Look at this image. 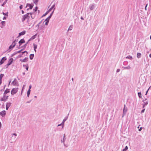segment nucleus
Masks as SVG:
<instances>
[{"instance_id":"57","label":"nucleus","mask_w":151,"mask_h":151,"mask_svg":"<svg viewBox=\"0 0 151 151\" xmlns=\"http://www.w3.org/2000/svg\"><path fill=\"white\" fill-rule=\"evenodd\" d=\"M32 86L31 85H30L29 86V89L30 90Z\"/></svg>"},{"instance_id":"8","label":"nucleus","mask_w":151,"mask_h":151,"mask_svg":"<svg viewBox=\"0 0 151 151\" xmlns=\"http://www.w3.org/2000/svg\"><path fill=\"white\" fill-rule=\"evenodd\" d=\"M18 83V81L16 78H15L12 83V84L14 86L16 85Z\"/></svg>"},{"instance_id":"13","label":"nucleus","mask_w":151,"mask_h":151,"mask_svg":"<svg viewBox=\"0 0 151 151\" xmlns=\"http://www.w3.org/2000/svg\"><path fill=\"white\" fill-rule=\"evenodd\" d=\"M12 103L10 102H8L6 103V109L7 110L9 107L10 106Z\"/></svg>"},{"instance_id":"12","label":"nucleus","mask_w":151,"mask_h":151,"mask_svg":"<svg viewBox=\"0 0 151 151\" xmlns=\"http://www.w3.org/2000/svg\"><path fill=\"white\" fill-rule=\"evenodd\" d=\"M13 60L12 58H10L8 61V63L7 64V66H9L12 64Z\"/></svg>"},{"instance_id":"17","label":"nucleus","mask_w":151,"mask_h":151,"mask_svg":"<svg viewBox=\"0 0 151 151\" xmlns=\"http://www.w3.org/2000/svg\"><path fill=\"white\" fill-rule=\"evenodd\" d=\"M25 33H26V31H22L21 32L19 33V36H18V37H19L21 35H24L25 34Z\"/></svg>"},{"instance_id":"46","label":"nucleus","mask_w":151,"mask_h":151,"mask_svg":"<svg viewBox=\"0 0 151 151\" xmlns=\"http://www.w3.org/2000/svg\"><path fill=\"white\" fill-rule=\"evenodd\" d=\"M23 7V6L22 5H21L20 6H19V8L20 9H22Z\"/></svg>"},{"instance_id":"6","label":"nucleus","mask_w":151,"mask_h":151,"mask_svg":"<svg viewBox=\"0 0 151 151\" xmlns=\"http://www.w3.org/2000/svg\"><path fill=\"white\" fill-rule=\"evenodd\" d=\"M15 41L16 40L12 42V44L9 47V49H12L15 47L16 45V43H15Z\"/></svg>"},{"instance_id":"25","label":"nucleus","mask_w":151,"mask_h":151,"mask_svg":"<svg viewBox=\"0 0 151 151\" xmlns=\"http://www.w3.org/2000/svg\"><path fill=\"white\" fill-rule=\"evenodd\" d=\"M36 36V35H34L32 36L29 40L28 41H29L30 40H32L34 39L35 38V36Z\"/></svg>"},{"instance_id":"61","label":"nucleus","mask_w":151,"mask_h":151,"mask_svg":"<svg viewBox=\"0 0 151 151\" xmlns=\"http://www.w3.org/2000/svg\"><path fill=\"white\" fill-rule=\"evenodd\" d=\"M22 14H24V12L23 10L22 11Z\"/></svg>"},{"instance_id":"58","label":"nucleus","mask_w":151,"mask_h":151,"mask_svg":"<svg viewBox=\"0 0 151 151\" xmlns=\"http://www.w3.org/2000/svg\"><path fill=\"white\" fill-rule=\"evenodd\" d=\"M24 53H26V55H27V51H24Z\"/></svg>"},{"instance_id":"52","label":"nucleus","mask_w":151,"mask_h":151,"mask_svg":"<svg viewBox=\"0 0 151 151\" xmlns=\"http://www.w3.org/2000/svg\"><path fill=\"white\" fill-rule=\"evenodd\" d=\"M145 109H142L141 111V113H143L144 112V111H145Z\"/></svg>"},{"instance_id":"15","label":"nucleus","mask_w":151,"mask_h":151,"mask_svg":"<svg viewBox=\"0 0 151 151\" xmlns=\"http://www.w3.org/2000/svg\"><path fill=\"white\" fill-rule=\"evenodd\" d=\"M25 42V41L24 39H21L19 42V46H20L23 43Z\"/></svg>"},{"instance_id":"43","label":"nucleus","mask_w":151,"mask_h":151,"mask_svg":"<svg viewBox=\"0 0 151 151\" xmlns=\"http://www.w3.org/2000/svg\"><path fill=\"white\" fill-rule=\"evenodd\" d=\"M50 19L48 17L47 18V19L45 20V21H48L49 22Z\"/></svg>"},{"instance_id":"1","label":"nucleus","mask_w":151,"mask_h":151,"mask_svg":"<svg viewBox=\"0 0 151 151\" xmlns=\"http://www.w3.org/2000/svg\"><path fill=\"white\" fill-rule=\"evenodd\" d=\"M29 15H31L30 13H27L26 14L24 15L22 17V21L24 22L26 19H29Z\"/></svg>"},{"instance_id":"32","label":"nucleus","mask_w":151,"mask_h":151,"mask_svg":"<svg viewBox=\"0 0 151 151\" xmlns=\"http://www.w3.org/2000/svg\"><path fill=\"white\" fill-rule=\"evenodd\" d=\"M138 94L139 98H142V94L141 92H138Z\"/></svg>"},{"instance_id":"21","label":"nucleus","mask_w":151,"mask_h":151,"mask_svg":"<svg viewBox=\"0 0 151 151\" xmlns=\"http://www.w3.org/2000/svg\"><path fill=\"white\" fill-rule=\"evenodd\" d=\"M10 92V90L9 89L6 88L5 91L4 92V94H6L7 93Z\"/></svg>"},{"instance_id":"40","label":"nucleus","mask_w":151,"mask_h":151,"mask_svg":"<svg viewBox=\"0 0 151 151\" xmlns=\"http://www.w3.org/2000/svg\"><path fill=\"white\" fill-rule=\"evenodd\" d=\"M53 12H54V11L52 12L50 14V15L48 17L50 19V18H51L52 14H53Z\"/></svg>"},{"instance_id":"56","label":"nucleus","mask_w":151,"mask_h":151,"mask_svg":"<svg viewBox=\"0 0 151 151\" xmlns=\"http://www.w3.org/2000/svg\"><path fill=\"white\" fill-rule=\"evenodd\" d=\"M149 89H150V88H149L148 89V90L147 91H146V93H145V95H146L147 94V93L148 91V90H149Z\"/></svg>"},{"instance_id":"19","label":"nucleus","mask_w":151,"mask_h":151,"mask_svg":"<svg viewBox=\"0 0 151 151\" xmlns=\"http://www.w3.org/2000/svg\"><path fill=\"white\" fill-rule=\"evenodd\" d=\"M69 115V113L68 114V116L65 117L64 119L63 120V122L62 123V124H63L64 125L65 122L67 119L68 118V116Z\"/></svg>"},{"instance_id":"42","label":"nucleus","mask_w":151,"mask_h":151,"mask_svg":"<svg viewBox=\"0 0 151 151\" xmlns=\"http://www.w3.org/2000/svg\"><path fill=\"white\" fill-rule=\"evenodd\" d=\"M46 21V22L45 23V24L46 25H47L48 24L49 21Z\"/></svg>"},{"instance_id":"51","label":"nucleus","mask_w":151,"mask_h":151,"mask_svg":"<svg viewBox=\"0 0 151 151\" xmlns=\"http://www.w3.org/2000/svg\"><path fill=\"white\" fill-rule=\"evenodd\" d=\"M120 71V69H117V70H116V72H117V73L119 72Z\"/></svg>"},{"instance_id":"35","label":"nucleus","mask_w":151,"mask_h":151,"mask_svg":"<svg viewBox=\"0 0 151 151\" xmlns=\"http://www.w3.org/2000/svg\"><path fill=\"white\" fill-rule=\"evenodd\" d=\"M42 22V21L40 22L36 26V27H37V29H39V26H40V23Z\"/></svg>"},{"instance_id":"37","label":"nucleus","mask_w":151,"mask_h":151,"mask_svg":"<svg viewBox=\"0 0 151 151\" xmlns=\"http://www.w3.org/2000/svg\"><path fill=\"white\" fill-rule=\"evenodd\" d=\"M33 2L35 4H36L38 2V0H33Z\"/></svg>"},{"instance_id":"22","label":"nucleus","mask_w":151,"mask_h":151,"mask_svg":"<svg viewBox=\"0 0 151 151\" xmlns=\"http://www.w3.org/2000/svg\"><path fill=\"white\" fill-rule=\"evenodd\" d=\"M122 68L124 69H130L131 68V67L129 65H128L127 67H122Z\"/></svg>"},{"instance_id":"3","label":"nucleus","mask_w":151,"mask_h":151,"mask_svg":"<svg viewBox=\"0 0 151 151\" xmlns=\"http://www.w3.org/2000/svg\"><path fill=\"white\" fill-rule=\"evenodd\" d=\"M9 96H6V94H3V97L0 99L1 101H5L6 100L8 99Z\"/></svg>"},{"instance_id":"31","label":"nucleus","mask_w":151,"mask_h":151,"mask_svg":"<svg viewBox=\"0 0 151 151\" xmlns=\"http://www.w3.org/2000/svg\"><path fill=\"white\" fill-rule=\"evenodd\" d=\"M55 6V4H54L48 10V11L50 12L52 9L54 8Z\"/></svg>"},{"instance_id":"49","label":"nucleus","mask_w":151,"mask_h":151,"mask_svg":"<svg viewBox=\"0 0 151 151\" xmlns=\"http://www.w3.org/2000/svg\"><path fill=\"white\" fill-rule=\"evenodd\" d=\"M38 7H36L35 9H33L34 10H35V12L37 10V9Z\"/></svg>"},{"instance_id":"36","label":"nucleus","mask_w":151,"mask_h":151,"mask_svg":"<svg viewBox=\"0 0 151 151\" xmlns=\"http://www.w3.org/2000/svg\"><path fill=\"white\" fill-rule=\"evenodd\" d=\"M7 1V0H5V1L3 3V4L1 5V6H4V5L6 3Z\"/></svg>"},{"instance_id":"5","label":"nucleus","mask_w":151,"mask_h":151,"mask_svg":"<svg viewBox=\"0 0 151 151\" xmlns=\"http://www.w3.org/2000/svg\"><path fill=\"white\" fill-rule=\"evenodd\" d=\"M127 107H125V104L124 105V107L123 110V115L122 116V117H123L126 114V113L127 112Z\"/></svg>"},{"instance_id":"63","label":"nucleus","mask_w":151,"mask_h":151,"mask_svg":"<svg viewBox=\"0 0 151 151\" xmlns=\"http://www.w3.org/2000/svg\"><path fill=\"white\" fill-rule=\"evenodd\" d=\"M6 19V17H3V19Z\"/></svg>"},{"instance_id":"64","label":"nucleus","mask_w":151,"mask_h":151,"mask_svg":"<svg viewBox=\"0 0 151 151\" xmlns=\"http://www.w3.org/2000/svg\"><path fill=\"white\" fill-rule=\"evenodd\" d=\"M149 57L150 58H151V54H150L149 55Z\"/></svg>"},{"instance_id":"30","label":"nucleus","mask_w":151,"mask_h":151,"mask_svg":"<svg viewBox=\"0 0 151 151\" xmlns=\"http://www.w3.org/2000/svg\"><path fill=\"white\" fill-rule=\"evenodd\" d=\"M23 66L24 67H26V70H28V68H29V67H28V64H27L26 65H23Z\"/></svg>"},{"instance_id":"7","label":"nucleus","mask_w":151,"mask_h":151,"mask_svg":"<svg viewBox=\"0 0 151 151\" xmlns=\"http://www.w3.org/2000/svg\"><path fill=\"white\" fill-rule=\"evenodd\" d=\"M6 60V57H3L0 61V63L1 65L3 64L5 60Z\"/></svg>"},{"instance_id":"23","label":"nucleus","mask_w":151,"mask_h":151,"mask_svg":"<svg viewBox=\"0 0 151 151\" xmlns=\"http://www.w3.org/2000/svg\"><path fill=\"white\" fill-rule=\"evenodd\" d=\"M33 46H34V50H35V51L36 52V49H37V45L34 43L33 44Z\"/></svg>"},{"instance_id":"62","label":"nucleus","mask_w":151,"mask_h":151,"mask_svg":"<svg viewBox=\"0 0 151 151\" xmlns=\"http://www.w3.org/2000/svg\"><path fill=\"white\" fill-rule=\"evenodd\" d=\"M31 18H32V19H34V17H33L32 15V16H31Z\"/></svg>"},{"instance_id":"55","label":"nucleus","mask_w":151,"mask_h":151,"mask_svg":"<svg viewBox=\"0 0 151 151\" xmlns=\"http://www.w3.org/2000/svg\"><path fill=\"white\" fill-rule=\"evenodd\" d=\"M31 101V100L30 101H27L26 103H29Z\"/></svg>"},{"instance_id":"4","label":"nucleus","mask_w":151,"mask_h":151,"mask_svg":"<svg viewBox=\"0 0 151 151\" xmlns=\"http://www.w3.org/2000/svg\"><path fill=\"white\" fill-rule=\"evenodd\" d=\"M17 91V88H13L12 90L11 93L12 95H14V94L16 93Z\"/></svg>"},{"instance_id":"48","label":"nucleus","mask_w":151,"mask_h":151,"mask_svg":"<svg viewBox=\"0 0 151 151\" xmlns=\"http://www.w3.org/2000/svg\"><path fill=\"white\" fill-rule=\"evenodd\" d=\"M17 51L16 52H14L13 54V55H14L16 54H17Z\"/></svg>"},{"instance_id":"54","label":"nucleus","mask_w":151,"mask_h":151,"mask_svg":"<svg viewBox=\"0 0 151 151\" xmlns=\"http://www.w3.org/2000/svg\"><path fill=\"white\" fill-rule=\"evenodd\" d=\"M22 57V55H19L18 56V58H21Z\"/></svg>"},{"instance_id":"33","label":"nucleus","mask_w":151,"mask_h":151,"mask_svg":"<svg viewBox=\"0 0 151 151\" xmlns=\"http://www.w3.org/2000/svg\"><path fill=\"white\" fill-rule=\"evenodd\" d=\"M1 23L2 24V26L1 27L2 28L3 26H4L5 25V21H2L1 22Z\"/></svg>"},{"instance_id":"10","label":"nucleus","mask_w":151,"mask_h":151,"mask_svg":"<svg viewBox=\"0 0 151 151\" xmlns=\"http://www.w3.org/2000/svg\"><path fill=\"white\" fill-rule=\"evenodd\" d=\"M28 58H25L24 59H20V61L22 62H26L28 61Z\"/></svg>"},{"instance_id":"41","label":"nucleus","mask_w":151,"mask_h":151,"mask_svg":"<svg viewBox=\"0 0 151 151\" xmlns=\"http://www.w3.org/2000/svg\"><path fill=\"white\" fill-rule=\"evenodd\" d=\"M49 12L48 11H47L43 15V16H45L46 15H47L48 13H49Z\"/></svg>"},{"instance_id":"16","label":"nucleus","mask_w":151,"mask_h":151,"mask_svg":"<svg viewBox=\"0 0 151 151\" xmlns=\"http://www.w3.org/2000/svg\"><path fill=\"white\" fill-rule=\"evenodd\" d=\"M95 7V5L94 4H90L89 5V8L91 10H92L94 9Z\"/></svg>"},{"instance_id":"2","label":"nucleus","mask_w":151,"mask_h":151,"mask_svg":"<svg viewBox=\"0 0 151 151\" xmlns=\"http://www.w3.org/2000/svg\"><path fill=\"white\" fill-rule=\"evenodd\" d=\"M13 136L11 137V143L13 142L16 140V136L17 135L16 133H13L12 134Z\"/></svg>"},{"instance_id":"24","label":"nucleus","mask_w":151,"mask_h":151,"mask_svg":"<svg viewBox=\"0 0 151 151\" xmlns=\"http://www.w3.org/2000/svg\"><path fill=\"white\" fill-rule=\"evenodd\" d=\"M34 57V54H31L29 55V58L30 60H32Z\"/></svg>"},{"instance_id":"28","label":"nucleus","mask_w":151,"mask_h":151,"mask_svg":"<svg viewBox=\"0 0 151 151\" xmlns=\"http://www.w3.org/2000/svg\"><path fill=\"white\" fill-rule=\"evenodd\" d=\"M31 90H30L28 89L27 92V96L28 97L29 96Z\"/></svg>"},{"instance_id":"29","label":"nucleus","mask_w":151,"mask_h":151,"mask_svg":"<svg viewBox=\"0 0 151 151\" xmlns=\"http://www.w3.org/2000/svg\"><path fill=\"white\" fill-rule=\"evenodd\" d=\"M72 28H73L72 25H71L70 26L68 30V32L70 30H72Z\"/></svg>"},{"instance_id":"39","label":"nucleus","mask_w":151,"mask_h":151,"mask_svg":"<svg viewBox=\"0 0 151 151\" xmlns=\"http://www.w3.org/2000/svg\"><path fill=\"white\" fill-rule=\"evenodd\" d=\"M53 12H54V11L52 12L50 14V15L48 17L50 19V18H51L52 14H53Z\"/></svg>"},{"instance_id":"60","label":"nucleus","mask_w":151,"mask_h":151,"mask_svg":"<svg viewBox=\"0 0 151 151\" xmlns=\"http://www.w3.org/2000/svg\"><path fill=\"white\" fill-rule=\"evenodd\" d=\"M142 129V127H141L139 129V131H141Z\"/></svg>"},{"instance_id":"53","label":"nucleus","mask_w":151,"mask_h":151,"mask_svg":"<svg viewBox=\"0 0 151 151\" xmlns=\"http://www.w3.org/2000/svg\"><path fill=\"white\" fill-rule=\"evenodd\" d=\"M147 4L146 5V6H145V9L146 10H147Z\"/></svg>"},{"instance_id":"18","label":"nucleus","mask_w":151,"mask_h":151,"mask_svg":"<svg viewBox=\"0 0 151 151\" xmlns=\"http://www.w3.org/2000/svg\"><path fill=\"white\" fill-rule=\"evenodd\" d=\"M143 101L144 102V105L143 106V107H144V106L145 105H146L148 104V101H147V99H146L145 100Z\"/></svg>"},{"instance_id":"26","label":"nucleus","mask_w":151,"mask_h":151,"mask_svg":"<svg viewBox=\"0 0 151 151\" xmlns=\"http://www.w3.org/2000/svg\"><path fill=\"white\" fill-rule=\"evenodd\" d=\"M141 54L140 53H137V57L138 58H139L141 57Z\"/></svg>"},{"instance_id":"34","label":"nucleus","mask_w":151,"mask_h":151,"mask_svg":"<svg viewBox=\"0 0 151 151\" xmlns=\"http://www.w3.org/2000/svg\"><path fill=\"white\" fill-rule=\"evenodd\" d=\"M128 149V147L127 146H126L125 148L123 149V151H126V150Z\"/></svg>"},{"instance_id":"27","label":"nucleus","mask_w":151,"mask_h":151,"mask_svg":"<svg viewBox=\"0 0 151 151\" xmlns=\"http://www.w3.org/2000/svg\"><path fill=\"white\" fill-rule=\"evenodd\" d=\"M126 58L129 59L130 60H132L133 59L132 56L131 55H129L128 56H127V57H126Z\"/></svg>"},{"instance_id":"44","label":"nucleus","mask_w":151,"mask_h":151,"mask_svg":"<svg viewBox=\"0 0 151 151\" xmlns=\"http://www.w3.org/2000/svg\"><path fill=\"white\" fill-rule=\"evenodd\" d=\"M8 12H7V13H4V12H3V14L4 15H6V16H8Z\"/></svg>"},{"instance_id":"11","label":"nucleus","mask_w":151,"mask_h":151,"mask_svg":"<svg viewBox=\"0 0 151 151\" xmlns=\"http://www.w3.org/2000/svg\"><path fill=\"white\" fill-rule=\"evenodd\" d=\"M27 6L29 7V8L27 9V10H28L29 9H32L33 6L31 4H27L26 7Z\"/></svg>"},{"instance_id":"20","label":"nucleus","mask_w":151,"mask_h":151,"mask_svg":"<svg viewBox=\"0 0 151 151\" xmlns=\"http://www.w3.org/2000/svg\"><path fill=\"white\" fill-rule=\"evenodd\" d=\"M4 76V74H1L0 75V84H1L2 83V79Z\"/></svg>"},{"instance_id":"59","label":"nucleus","mask_w":151,"mask_h":151,"mask_svg":"<svg viewBox=\"0 0 151 151\" xmlns=\"http://www.w3.org/2000/svg\"><path fill=\"white\" fill-rule=\"evenodd\" d=\"M1 122H0V129L1 128Z\"/></svg>"},{"instance_id":"50","label":"nucleus","mask_w":151,"mask_h":151,"mask_svg":"<svg viewBox=\"0 0 151 151\" xmlns=\"http://www.w3.org/2000/svg\"><path fill=\"white\" fill-rule=\"evenodd\" d=\"M30 14H31V15H29V18H30V17H31V16H32V13H31V12H30L29 13Z\"/></svg>"},{"instance_id":"45","label":"nucleus","mask_w":151,"mask_h":151,"mask_svg":"<svg viewBox=\"0 0 151 151\" xmlns=\"http://www.w3.org/2000/svg\"><path fill=\"white\" fill-rule=\"evenodd\" d=\"M29 41H28L26 42V44H25L24 45V47H25L26 46L27 44H28V43Z\"/></svg>"},{"instance_id":"9","label":"nucleus","mask_w":151,"mask_h":151,"mask_svg":"<svg viewBox=\"0 0 151 151\" xmlns=\"http://www.w3.org/2000/svg\"><path fill=\"white\" fill-rule=\"evenodd\" d=\"M66 137L65 136V134H64L63 135V137L62 139H61V141L63 143L64 146H65V141L66 140Z\"/></svg>"},{"instance_id":"38","label":"nucleus","mask_w":151,"mask_h":151,"mask_svg":"<svg viewBox=\"0 0 151 151\" xmlns=\"http://www.w3.org/2000/svg\"><path fill=\"white\" fill-rule=\"evenodd\" d=\"M60 126H62V128H63L64 125L63 124H62V123H61V124H58V127H59Z\"/></svg>"},{"instance_id":"47","label":"nucleus","mask_w":151,"mask_h":151,"mask_svg":"<svg viewBox=\"0 0 151 151\" xmlns=\"http://www.w3.org/2000/svg\"><path fill=\"white\" fill-rule=\"evenodd\" d=\"M22 50H23L22 49V50H20L19 51H17V53H20L21 52V51H22Z\"/></svg>"},{"instance_id":"14","label":"nucleus","mask_w":151,"mask_h":151,"mask_svg":"<svg viewBox=\"0 0 151 151\" xmlns=\"http://www.w3.org/2000/svg\"><path fill=\"white\" fill-rule=\"evenodd\" d=\"M6 114V111H3L0 112V115L4 117L5 116Z\"/></svg>"}]
</instances>
